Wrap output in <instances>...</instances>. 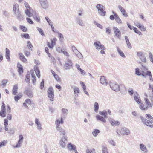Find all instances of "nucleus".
<instances>
[{"instance_id":"5","label":"nucleus","mask_w":153,"mask_h":153,"mask_svg":"<svg viewBox=\"0 0 153 153\" xmlns=\"http://www.w3.org/2000/svg\"><path fill=\"white\" fill-rule=\"evenodd\" d=\"M67 61L64 65V68L65 70H69L71 68L72 66V61L70 59L67 58Z\"/></svg>"},{"instance_id":"23","label":"nucleus","mask_w":153,"mask_h":153,"mask_svg":"<svg viewBox=\"0 0 153 153\" xmlns=\"http://www.w3.org/2000/svg\"><path fill=\"white\" fill-rule=\"evenodd\" d=\"M96 117L97 120L101 121L103 123H105L106 122V120L105 119L106 118H105L104 117L99 115H97Z\"/></svg>"},{"instance_id":"21","label":"nucleus","mask_w":153,"mask_h":153,"mask_svg":"<svg viewBox=\"0 0 153 153\" xmlns=\"http://www.w3.org/2000/svg\"><path fill=\"white\" fill-rule=\"evenodd\" d=\"M74 89L75 95L76 97L78 96L80 93L79 89L77 87L74 86L72 87Z\"/></svg>"},{"instance_id":"11","label":"nucleus","mask_w":153,"mask_h":153,"mask_svg":"<svg viewBox=\"0 0 153 153\" xmlns=\"http://www.w3.org/2000/svg\"><path fill=\"white\" fill-rule=\"evenodd\" d=\"M120 133L122 135H129L130 134V131L129 130L126 128H122L120 131Z\"/></svg>"},{"instance_id":"52","label":"nucleus","mask_w":153,"mask_h":153,"mask_svg":"<svg viewBox=\"0 0 153 153\" xmlns=\"http://www.w3.org/2000/svg\"><path fill=\"white\" fill-rule=\"evenodd\" d=\"M51 27V29L52 30L54 33H59V31H58L56 29H55L54 28V27L53 26V25H52L50 26Z\"/></svg>"},{"instance_id":"25","label":"nucleus","mask_w":153,"mask_h":153,"mask_svg":"<svg viewBox=\"0 0 153 153\" xmlns=\"http://www.w3.org/2000/svg\"><path fill=\"white\" fill-rule=\"evenodd\" d=\"M35 63L37 64L36 65L34 66V70L35 72V73L36 76L38 77V65H37L38 64V62L36 60H35Z\"/></svg>"},{"instance_id":"62","label":"nucleus","mask_w":153,"mask_h":153,"mask_svg":"<svg viewBox=\"0 0 153 153\" xmlns=\"http://www.w3.org/2000/svg\"><path fill=\"white\" fill-rule=\"evenodd\" d=\"M103 153H108L107 151V149L106 147H104L102 149Z\"/></svg>"},{"instance_id":"37","label":"nucleus","mask_w":153,"mask_h":153,"mask_svg":"<svg viewBox=\"0 0 153 153\" xmlns=\"http://www.w3.org/2000/svg\"><path fill=\"white\" fill-rule=\"evenodd\" d=\"M100 132V131L99 130L96 129L93 130L92 133L94 136L96 137L98 135V133H99Z\"/></svg>"},{"instance_id":"3","label":"nucleus","mask_w":153,"mask_h":153,"mask_svg":"<svg viewBox=\"0 0 153 153\" xmlns=\"http://www.w3.org/2000/svg\"><path fill=\"white\" fill-rule=\"evenodd\" d=\"M96 8L98 10V13L101 16H104L106 13V11L104 10V7L102 4H98L96 6Z\"/></svg>"},{"instance_id":"34","label":"nucleus","mask_w":153,"mask_h":153,"mask_svg":"<svg viewBox=\"0 0 153 153\" xmlns=\"http://www.w3.org/2000/svg\"><path fill=\"white\" fill-rule=\"evenodd\" d=\"M25 93L30 98L32 97L33 96L31 91L30 90H26Z\"/></svg>"},{"instance_id":"61","label":"nucleus","mask_w":153,"mask_h":153,"mask_svg":"<svg viewBox=\"0 0 153 153\" xmlns=\"http://www.w3.org/2000/svg\"><path fill=\"white\" fill-rule=\"evenodd\" d=\"M44 80L43 79L42 82H41L40 85V89H42L43 88L44 86Z\"/></svg>"},{"instance_id":"32","label":"nucleus","mask_w":153,"mask_h":153,"mask_svg":"<svg viewBox=\"0 0 153 153\" xmlns=\"http://www.w3.org/2000/svg\"><path fill=\"white\" fill-rule=\"evenodd\" d=\"M139 107L142 110H146L148 109V107L146 106L143 104L140 103L139 104Z\"/></svg>"},{"instance_id":"27","label":"nucleus","mask_w":153,"mask_h":153,"mask_svg":"<svg viewBox=\"0 0 153 153\" xmlns=\"http://www.w3.org/2000/svg\"><path fill=\"white\" fill-rule=\"evenodd\" d=\"M145 100L146 105H147L146 107H148V108H152V103L151 102L150 103L149 100L147 98H145Z\"/></svg>"},{"instance_id":"10","label":"nucleus","mask_w":153,"mask_h":153,"mask_svg":"<svg viewBox=\"0 0 153 153\" xmlns=\"http://www.w3.org/2000/svg\"><path fill=\"white\" fill-rule=\"evenodd\" d=\"M94 45L96 49L99 50L100 49H104V46L102 45L100 42L99 41H97L94 42Z\"/></svg>"},{"instance_id":"40","label":"nucleus","mask_w":153,"mask_h":153,"mask_svg":"<svg viewBox=\"0 0 153 153\" xmlns=\"http://www.w3.org/2000/svg\"><path fill=\"white\" fill-rule=\"evenodd\" d=\"M57 33L58 35V37L60 41L61 42H63L64 40V38L63 35L62 33H59V32Z\"/></svg>"},{"instance_id":"20","label":"nucleus","mask_w":153,"mask_h":153,"mask_svg":"<svg viewBox=\"0 0 153 153\" xmlns=\"http://www.w3.org/2000/svg\"><path fill=\"white\" fill-rule=\"evenodd\" d=\"M56 130L58 132H59L60 135H63V136H67L66 135V131L63 129H62L61 128H58V129H56Z\"/></svg>"},{"instance_id":"6","label":"nucleus","mask_w":153,"mask_h":153,"mask_svg":"<svg viewBox=\"0 0 153 153\" xmlns=\"http://www.w3.org/2000/svg\"><path fill=\"white\" fill-rule=\"evenodd\" d=\"M109 85L111 88L113 90L116 91H118L120 90L119 86L115 82H111Z\"/></svg>"},{"instance_id":"33","label":"nucleus","mask_w":153,"mask_h":153,"mask_svg":"<svg viewBox=\"0 0 153 153\" xmlns=\"http://www.w3.org/2000/svg\"><path fill=\"white\" fill-rule=\"evenodd\" d=\"M14 15L16 16V18L18 20L21 21L23 17L20 12Z\"/></svg>"},{"instance_id":"48","label":"nucleus","mask_w":153,"mask_h":153,"mask_svg":"<svg viewBox=\"0 0 153 153\" xmlns=\"http://www.w3.org/2000/svg\"><path fill=\"white\" fill-rule=\"evenodd\" d=\"M139 59L142 62H143L145 63H146L147 60L146 58L144 55L142 56V57H140Z\"/></svg>"},{"instance_id":"2","label":"nucleus","mask_w":153,"mask_h":153,"mask_svg":"<svg viewBox=\"0 0 153 153\" xmlns=\"http://www.w3.org/2000/svg\"><path fill=\"white\" fill-rule=\"evenodd\" d=\"M25 13L28 17L33 16L36 20L37 22L38 21V18L36 15V12L34 11L31 8L26 9L25 10Z\"/></svg>"},{"instance_id":"1","label":"nucleus","mask_w":153,"mask_h":153,"mask_svg":"<svg viewBox=\"0 0 153 153\" xmlns=\"http://www.w3.org/2000/svg\"><path fill=\"white\" fill-rule=\"evenodd\" d=\"M146 117L148 119V120L144 118L142 116H140V118L142 122L147 126H149L151 128H152L153 127L152 124L153 123V117L150 114H146Z\"/></svg>"},{"instance_id":"59","label":"nucleus","mask_w":153,"mask_h":153,"mask_svg":"<svg viewBox=\"0 0 153 153\" xmlns=\"http://www.w3.org/2000/svg\"><path fill=\"white\" fill-rule=\"evenodd\" d=\"M39 32L43 36H45L43 30L41 28H39Z\"/></svg>"},{"instance_id":"51","label":"nucleus","mask_w":153,"mask_h":153,"mask_svg":"<svg viewBox=\"0 0 153 153\" xmlns=\"http://www.w3.org/2000/svg\"><path fill=\"white\" fill-rule=\"evenodd\" d=\"M21 36L22 37H23L27 39H30V37L29 34L27 33L24 34H22L21 35Z\"/></svg>"},{"instance_id":"44","label":"nucleus","mask_w":153,"mask_h":153,"mask_svg":"<svg viewBox=\"0 0 153 153\" xmlns=\"http://www.w3.org/2000/svg\"><path fill=\"white\" fill-rule=\"evenodd\" d=\"M22 96V94H19L14 97L15 100L16 102H17L18 100H19Z\"/></svg>"},{"instance_id":"49","label":"nucleus","mask_w":153,"mask_h":153,"mask_svg":"<svg viewBox=\"0 0 153 153\" xmlns=\"http://www.w3.org/2000/svg\"><path fill=\"white\" fill-rule=\"evenodd\" d=\"M132 27L133 28V30L135 33L140 35H141L142 34L141 32L139 31L136 28L134 27Z\"/></svg>"},{"instance_id":"42","label":"nucleus","mask_w":153,"mask_h":153,"mask_svg":"<svg viewBox=\"0 0 153 153\" xmlns=\"http://www.w3.org/2000/svg\"><path fill=\"white\" fill-rule=\"evenodd\" d=\"M6 115V112L5 110H1L0 112V116L2 117H5Z\"/></svg>"},{"instance_id":"45","label":"nucleus","mask_w":153,"mask_h":153,"mask_svg":"<svg viewBox=\"0 0 153 153\" xmlns=\"http://www.w3.org/2000/svg\"><path fill=\"white\" fill-rule=\"evenodd\" d=\"M45 19L50 26L53 25V22L48 16L45 17Z\"/></svg>"},{"instance_id":"16","label":"nucleus","mask_w":153,"mask_h":153,"mask_svg":"<svg viewBox=\"0 0 153 153\" xmlns=\"http://www.w3.org/2000/svg\"><path fill=\"white\" fill-rule=\"evenodd\" d=\"M67 147L68 150L70 151H76V146L71 143H69L68 144Z\"/></svg>"},{"instance_id":"31","label":"nucleus","mask_w":153,"mask_h":153,"mask_svg":"<svg viewBox=\"0 0 153 153\" xmlns=\"http://www.w3.org/2000/svg\"><path fill=\"white\" fill-rule=\"evenodd\" d=\"M6 54L5 56L6 58L8 61H9L10 60V51L9 49L7 48L6 49Z\"/></svg>"},{"instance_id":"12","label":"nucleus","mask_w":153,"mask_h":153,"mask_svg":"<svg viewBox=\"0 0 153 153\" xmlns=\"http://www.w3.org/2000/svg\"><path fill=\"white\" fill-rule=\"evenodd\" d=\"M113 28L115 36L118 38H120L121 36V33L120 31L116 27H114Z\"/></svg>"},{"instance_id":"39","label":"nucleus","mask_w":153,"mask_h":153,"mask_svg":"<svg viewBox=\"0 0 153 153\" xmlns=\"http://www.w3.org/2000/svg\"><path fill=\"white\" fill-rule=\"evenodd\" d=\"M99 108V106L98 103L96 102H95L94 104V111L97 112L98 111Z\"/></svg>"},{"instance_id":"43","label":"nucleus","mask_w":153,"mask_h":153,"mask_svg":"<svg viewBox=\"0 0 153 153\" xmlns=\"http://www.w3.org/2000/svg\"><path fill=\"white\" fill-rule=\"evenodd\" d=\"M86 153H96L95 149L94 148L88 149L86 150Z\"/></svg>"},{"instance_id":"64","label":"nucleus","mask_w":153,"mask_h":153,"mask_svg":"<svg viewBox=\"0 0 153 153\" xmlns=\"http://www.w3.org/2000/svg\"><path fill=\"white\" fill-rule=\"evenodd\" d=\"M128 93L131 96L134 93V91L131 88L128 90Z\"/></svg>"},{"instance_id":"41","label":"nucleus","mask_w":153,"mask_h":153,"mask_svg":"<svg viewBox=\"0 0 153 153\" xmlns=\"http://www.w3.org/2000/svg\"><path fill=\"white\" fill-rule=\"evenodd\" d=\"M30 76V73L29 72H27V74L26 76V79H25V81L26 82L29 83L30 82V80L29 79Z\"/></svg>"},{"instance_id":"60","label":"nucleus","mask_w":153,"mask_h":153,"mask_svg":"<svg viewBox=\"0 0 153 153\" xmlns=\"http://www.w3.org/2000/svg\"><path fill=\"white\" fill-rule=\"evenodd\" d=\"M19 141L23 142V137L22 135H20L19 136Z\"/></svg>"},{"instance_id":"19","label":"nucleus","mask_w":153,"mask_h":153,"mask_svg":"<svg viewBox=\"0 0 153 153\" xmlns=\"http://www.w3.org/2000/svg\"><path fill=\"white\" fill-rule=\"evenodd\" d=\"M109 120L111 124L113 126H115L120 124V122L118 121H115L112 119H110Z\"/></svg>"},{"instance_id":"24","label":"nucleus","mask_w":153,"mask_h":153,"mask_svg":"<svg viewBox=\"0 0 153 153\" xmlns=\"http://www.w3.org/2000/svg\"><path fill=\"white\" fill-rule=\"evenodd\" d=\"M30 73L31 75V77L32 78V81L33 84H34L36 82V77L35 76V74L34 72V70H30Z\"/></svg>"},{"instance_id":"9","label":"nucleus","mask_w":153,"mask_h":153,"mask_svg":"<svg viewBox=\"0 0 153 153\" xmlns=\"http://www.w3.org/2000/svg\"><path fill=\"white\" fill-rule=\"evenodd\" d=\"M67 136H63L59 141L60 146L62 148H64L66 146V143L67 141Z\"/></svg>"},{"instance_id":"63","label":"nucleus","mask_w":153,"mask_h":153,"mask_svg":"<svg viewBox=\"0 0 153 153\" xmlns=\"http://www.w3.org/2000/svg\"><path fill=\"white\" fill-rule=\"evenodd\" d=\"M12 115L11 114L8 113L7 116V119L9 120H11L12 119Z\"/></svg>"},{"instance_id":"18","label":"nucleus","mask_w":153,"mask_h":153,"mask_svg":"<svg viewBox=\"0 0 153 153\" xmlns=\"http://www.w3.org/2000/svg\"><path fill=\"white\" fill-rule=\"evenodd\" d=\"M63 122L62 120V118H61V120H60L59 119H57L56 120V129H58V128H60L61 127V126H60V124H62L63 123Z\"/></svg>"},{"instance_id":"28","label":"nucleus","mask_w":153,"mask_h":153,"mask_svg":"<svg viewBox=\"0 0 153 153\" xmlns=\"http://www.w3.org/2000/svg\"><path fill=\"white\" fill-rule=\"evenodd\" d=\"M100 81V82L103 85H106L107 84V83L105 80V77L104 76L101 77Z\"/></svg>"},{"instance_id":"7","label":"nucleus","mask_w":153,"mask_h":153,"mask_svg":"<svg viewBox=\"0 0 153 153\" xmlns=\"http://www.w3.org/2000/svg\"><path fill=\"white\" fill-rule=\"evenodd\" d=\"M57 39L56 38L54 37L51 39V42H47L48 46L51 49H53L54 46L56 45V42Z\"/></svg>"},{"instance_id":"53","label":"nucleus","mask_w":153,"mask_h":153,"mask_svg":"<svg viewBox=\"0 0 153 153\" xmlns=\"http://www.w3.org/2000/svg\"><path fill=\"white\" fill-rule=\"evenodd\" d=\"M63 114L66 115L68 114V110L67 109L63 108L62 109Z\"/></svg>"},{"instance_id":"26","label":"nucleus","mask_w":153,"mask_h":153,"mask_svg":"<svg viewBox=\"0 0 153 153\" xmlns=\"http://www.w3.org/2000/svg\"><path fill=\"white\" fill-rule=\"evenodd\" d=\"M19 56L20 60L23 62L25 63L27 62V59L25 58L23 54L21 53H19Z\"/></svg>"},{"instance_id":"55","label":"nucleus","mask_w":153,"mask_h":153,"mask_svg":"<svg viewBox=\"0 0 153 153\" xmlns=\"http://www.w3.org/2000/svg\"><path fill=\"white\" fill-rule=\"evenodd\" d=\"M135 74L138 75H141V73L139 71V70L138 68H136L135 69Z\"/></svg>"},{"instance_id":"46","label":"nucleus","mask_w":153,"mask_h":153,"mask_svg":"<svg viewBox=\"0 0 153 153\" xmlns=\"http://www.w3.org/2000/svg\"><path fill=\"white\" fill-rule=\"evenodd\" d=\"M8 82V80L6 79H4L1 81V85H2L4 87L6 86L7 83Z\"/></svg>"},{"instance_id":"54","label":"nucleus","mask_w":153,"mask_h":153,"mask_svg":"<svg viewBox=\"0 0 153 153\" xmlns=\"http://www.w3.org/2000/svg\"><path fill=\"white\" fill-rule=\"evenodd\" d=\"M20 29H21L24 32H26L27 29L26 27L25 26H20Z\"/></svg>"},{"instance_id":"47","label":"nucleus","mask_w":153,"mask_h":153,"mask_svg":"<svg viewBox=\"0 0 153 153\" xmlns=\"http://www.w3.org/2000/svg\"><path fill=\"white\" fill-rule=\"evenodd\" d=\"M23 142L18 141L17 143L14 147L15 148L20 147L21 146Z\"/></svg>"},{"instance_id":"38","label":"nucleus","mask_w":153,"mask_h":153,"mask_svg":"<svg viewBox=\"0 0 153 153\" xmlns=\"http://www.w3.org/2000/svg\"><path fill=\"white\" fill-rule=\"evenodd\" d=\"M99 113L100 115L103 116L104 117L107 118V112L106 111L104 110L102 112L100 111Z\"/></svg>"},{"instance_id":"29","label":"nucleus","mask_w":153,"mask_h":153,"mask_svg":"<svg viewBox=\"0 0 153 153\" xmlns=\"http://www.w3.org/2000/svg\"><path fill=\"white\" fill-rule=\"evenodd\" d=\"M140 148L143 152H146L147 150L146 146L143 144H140Z\"/></svg>"},{"instance_id":"30","label":"nucleus","mask_w":153,"mask_h":153,"mask_svg":"<svg viewBox=\"0 0 153 153\" xmlns=\"http://www.w3.org/2000/svg\"><path fill=\"white\" fill-rule=\"evenodd\" d=\"M18 89L17 85H15L13 86V88L12 90V93L14 95H16L17 94V90Z\"/></svg>"},{"instance_id":"8","label":"nucleus","mask_w":153,"mask_h":153,"mask_svg":"<svg viewBox=\"0 0 153 153\" xmlns=\"http://www.w3.org/2000/svg\"><path fill=\"white\" fill-rule=\"evenodd\" d=\"M41 7L44 9H46L49 7V4L47 0H39Z\"/></svg>"},{"instance_id":"15","label":"nucleus","mask_w":153,"mask_h":153,"mask_svg":"<svg viewBox=\"0 0 153 153\" xmlns=\"http://www.w3.org/2000/svg\"><path fill=\"white\" fill-rule=\"evenodd\" d=\"M76 23L80 26H84V23L83 20L81 19L80 17L77 16L76 19Z\"/></svg>"},{"instance_id":"50","label":"nucleus","mask_w":153,"mask_h":153,"mask_svg":"<svg viewBox=\"0 0 153 153\" xmlns=\"http://www.w3.org/2000/svg\"><path fill=\"white\" fill-rule=\"evenodd\" d=\"M27 46L29 49H30L31 50H32L33 46L30 42L29 41H28L27 42Z\"/></svg>"},{"instance_id":"35","label":"nucleus","mask_w":153,"mask_h":153,"mask_svg":"<svg viewBox=\"0 0 153 153\" xmlns=\"http://www.w3.org/2000/svg\"><path fill=\"white\" fill-rule=\"evenodd\" d=\"M62 53L65 56H66V59H67V58L70 59L69 57H70V55L69 53L67 52V51L65 50H63L62 51Z\"/></svg>"},{"instance_id":"36","label":"nucleus","mask_w":153,"mask_h":153,"mask_svg":"<svg viewBox=\"0 0 153 153\" xmlns=\"http://www.w3.org/2000/svg\"><path fill=\"white\" fill-rule=\"evenodd\" d=\"M117 51L118 53L122 57L124 58L126 57L125 56L123 51L118 48H117Z\"/></svg>"},{"instance_id":"22","label":"nucleus","mask_w":153,"mask_h":153,"mask_svg":"<svg viewBox=\"0 0 153 153\" xmlns=\"http://www.w3.org/2000/svg\"><path fill=\"white\" fill-rule=\"evenodd\" d=\"M113 13L115 17V19L117 22L119 24L122 23V21L118 15L115 13L114 12H113Z\"/></svg>"},{"instance_id":"14","label":"nucleus","mask_w":153,"mask_h":153,"mask_svg":"<svg viewBox=\"0 0 153 153\" xmlns=\"http://www.w3.org/2000/svg\"><path fill=\"white\" fill-rule=\"evenodd\" d=\"M118 7L123 16L125 17H127L128 16V15L127 13L126 12L125 9L123 7L119 5L118 6Z\"/></svg>"},{"instance_id":"17","label":"nucleus","mask_w":153,"mask_h":153,"mask_svg":"<svg viewBox=\"0 0 153 153\" xmlns=\"http://www.w3.org/2000/svg\"><path fill=\"white\" fill-rule=\"evenodd\" d=\"M134 97L135 100L136 102L139 104L140 103L141 101L140 98L139 94L137 93L136 92L134 94Z\"/></svg>"},{"instance_id":"57","label":"nucleus","mask_w":153,"mask_h":153,"mask_svg":"<svg viewBox=\"0 0 153 153\" xmlns=\"http://www.w3.org/2000/svg\"><path fill=\"white\" fill-rule=\"evenodd\" d=\"M94 24L96 25L97 26L99 27V28H101V29L103 28L102 26L100 24L97 23L96 21L94 22Z\"/></svg>"},{"instance_id":"13","label":"nucleus","mask_w":153,"mask_h":153,"mask_svg":"<svg viewBox=\"0 0 153 153\" xmlns=\"http://www.w3.org/2000/svg\"><path fill=\"white\" fill-rule=\"evenodd\" d=\"M13 11L14 15L20 12L19 11V6L18 4L16 3L14 4L13 7Z\"/></svg>"},{"instance_id":"56","label":"nucleus","mask_w":153,"mask_h":153,"mask_svg":"<svg viewBox=\"0 0 153 153\" xmlns=\"http://www.w3.org/2000/svg\"><path fill=\"white\" fill-rule=\"evenodd\" d=\"M54 78L55 80L57 82H60L61 81V79L59 77L58 75L56 74L54 77Z\"/></svg>"},{"instance_id":"58","label":"nucleus","mask_w":153,"mask_h":153,"mask_svg":"<svg viewBox=\"0 0 153 153\" xmlns=\"http://www.w3.org/2000/svg\"><path fill=\"white\" fill-rule=\"evenodd\" d=\"M137 55L139 57V58L142 57V56L144 55H143V52L141 51L137 52Z\"/></svg>"},{"instance_id":"4","label":"nucleus","mask_w":153,"mask_h":153,"mask_svg":"<svg viewBox=\"0 0 153 153\" xmlns=\"http://www.w3.org/2000/svg\"><path fill=\"white\" fill-rule=\"evenodd\" d=\"M48 94L50 100L53 101L54 99V90L52 87H50L48 90Z\"/></svg>"}]
</instances>
